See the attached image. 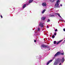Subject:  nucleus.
Listing matches in <instances>:
<instances>
[{
    "label": "nucleus",
    "mask_w": 65,
    "mask_h": 65,
    "mask_svg": "<svg viewBox=\"0 0 65 65\" xmlns=\"http://www.w3.org/2000/svg\"><path fill=\"white\" fill-rule=\"evenodd\" d=\"M52 38H55V36L53 35L52 37Z\"/></svg>",
    "instance_id": "nucleus-21"
},
{
    "label": "nucleus",
    "mask_w": 65,
    "mask_h": 65,
    "mask_svg": "<svg viewBox=\"0 0 65 65\" xmlns=\"http://www.w3.org/2000/svg\"><path fill=\"white\" fill-rule=\"evenodd\" d=\"M49 16L50 17H54L55 16L53 15H52V14H50L49 15Z\"/></svg>",
    "instance_id": "nucleus-16"
},
{
    "label": "nucleus",
    "mask_w": 65,
    "mask_h": 65,
    "mask_svg": "<svg viewBox=\"0 0 65 65\" xmlns=\"http://www.w3.org/2000/svg\"><path fill=\"white\" fill-rule=\"evenodd\" d=\"M58 11H59V10H58Z\"/></svg>",
    "instance_id": "nucleus-35"
},
{
    "label": "nucleus",
    "mask_w": 65,
    "mask_h": 65,
    "mask_svg": "<svg viewBox=\"0 0 65 65\" xmlns=\"http://www.w3.org/2000/svg\"><path fill=\"white\" fill-rule=\"evenodd\" d=\"M42 5L43 6H46V4L45 3H43L42 4Z\"/></svg>",
    "instance_id": "nucleus-7"
},
{
    "label": "nucleus",
    "mask_w": 65,
    "mask_h": 65,
    "mask_svg": "<svg viewBox=\"0 0 65 65\" xmlns=\"http://www.w3.org/2000/svg\"><path fill=\"white\" fill-rule=\"evenodd\" d=\"M61 64H62V63H59V65H61Z\"/></svg>",
    "instance_id": "nucleus-28"
},
{
    "label": "nucleus",
    "mask_w": 65,
    "mask_h": 65,
    "mask_svg": "<svg viewBox=\"0 0 65 65\" xmlns=\"http://www.w3.org/2000/svg\"><path fill=\"white\" fill-rule=\"evenodd\" d=\"M13 9H14V8H13Z\"/></svg>",
    "instance_id": "nucleus-33"
},
{
    "label": "nucleus",
    "mask_w": 65,
    "mask_h": 65,
    "mask_svg": "<svg viewBox=\"0 0 65 65\" xmlns=\"http://www.w3.org/2000/svg\"><path fill=\"white\" fill-rule=\"evenodd\" d=\"M28 0H28L27 1H28Z\"/></svg>",
    "instance_id": "nucleus-37"
},
{
    "label": "nucleus",
    "mask_w": 65,
    "mask_h": 65,
    "mask_svg": "<svg viewBox=\"0 0 65 65\" xmlns=\"http://www.w3.org/2000/svg\"><path fill=\"white\" fill-rule=\"evenodd\" d=\"M64 58H63L62 59H61V60L60 59V62H63L64 61Z\"/></svg>",
    "instance_id": "nucleus-8"
},
{
    "label": "nucleus",
    "mask_w": 65,
    "mask_h": 65,
    "mask_svg": "<svg viewBox=\"0 0 65 65\" xmlns=\"http://www.w3.org/2000/svg\"><path fill=\"white\" fill-rule=\"evenodd\" d=\"M59 2V0H58L57 2H56V3H58Z\"/></svg>",
    "instance_id": "nucleus-20"
},
{
    "label": "nucleus",
    "mask_w": 65,
    "mask_h": 65,
    "mask_svg": "<svg viewBox=\"0 0 65 65\" xmlns=\"http://www.w3.org/2000/svg\"><path fill=\"white\" fill-rule=\"evenodd\" d=\"M59 3L56 4L55 5V7H59V8H60V6H59Z\"/></svg>",
    "instance_id": "nucleus-5"
},
{
    "label": "nucleus",
    "mask_w": 65,
    "mask_h": 65,
    "mask_svg": "<svg viewBox=\"0 0 65 65\" xmlns=\"http://www.w3.org/2000/svg\"><path fill=\"white\" fill-rule=\"evenodd\" d=\"M53 60H51L49 61L47 63V65H48V64H49V63H51V62H52V61Z\"/></svg>",
    "instance_id": "nucleus-9"
},
{
    "label": "nucleus",
    "mask_w": 65,
    "mask_h": 65,
    "mask_svg": "<svg viewBox=\"0 0 65 65\" xmlns=\"http://www.w3.org/2000/svg\"><path fill=\"white\" fill-rule=\"evenodd\" d=\"M56 14H57V15H58L59 17H60V18H61V21H63V19H62V18L61 17V16H60V14L59 13H56Z\"/></svg>",
    "instance_id": "nucleus-6"
},
{
    "label": "nucleus",
    "mask_w": 65,
    "mask_h": 65,
    "mask_svg": "<svg viewBox=\"0 0 65 65\" xmlns=\"http://www.w3.org/2000/svg\"><path fill=\"white\" fill-rule=\"evenodd\" d=\"M44 25V24L41 22H40L39 24V26L40 27H43Z\"/></svg>",
    "instance_id": "nucleus-2"
},
{
    "label": "nucleus",
    "mask_w": 65,
    "mask_h": 65,
    "mask_svg": "<svg viewBox=\"0 0 65 65\" xmlns=\"http://www.w3.org/2000/svg\"><path fill=\"white\" fill-rule=\"evenodd\" d=\"M1 17L2 18H3V17H2V15H1Z\"/></svg>",
    "instance_id": "nucleus-26"
},
{
    "label": "nucleus",
    "mask_w": 65,
    "mask_h": 65,
    "mask_svg": "<svg viewBox=\"0 0 65 65\" xmlns=\"http://www.w3.org/2000/svg\"><path fill=\"white\" fill-rule=\"evenodd\" d=\"M61 62V59H58V60L57 61H55L54 63V65H57L59 63H60Z\"/></svg>",
    "instance_id": "nucleus-1"
},
{
    "label": "nucleus",
    "mask_w": 65,
    "mask_h": 65,
    "mask_svg": "<svg viewBox=\"0 0 65 65\" xmlns=\"http://www.w3.org/2000/svg\"><path fill=\"white\" fill-rule=\"evenodd\" d=\"M63 30L64 31H65V28H64L63 29Z\"/></svg>",
    "instance_id": "nucleus-27"
},
{
    "label": "nucleus",
    "mask_w": 65,
    "mask_h": 65,
    "mask_svg": "<svg viewBox=\"0 0 65 65\" xmlns=\"http://www.w3.org/2000/svg\"><path fill=\"white\" fill-rule=\"evenodd\" d=\"M35 32H36V31H35Z\"/></svg>",
    "instance_id": "nucleus-32"
},
{
    "label": "nucleus",
    "mask_w": 65,
    "mask_h": 65,
    "mask_svg": "<svg viewBox=\"0 0 65 65\" xmlns=\"http://www.w3.org/2000/svg\"><path fill=\"white\" fill-rule=\"evenodd\" d=\"M36 42V40H34V42Z\"/></svg>",
    "instance_id": "nucleus-30"
},
{
    "label": "nucleus",
    "mask_w": 65,
    "mask_h": 65,
    "mask_svg": "<svg viewBox=\"0 0 65 65\" xmlns=\"http://www.w3.org/2000/svg\"><path fill=\"white\" fill-rule=\"evenodd\" d=\"M55 31L56 32V31H58V30L57 29H56L55 30Z\"/></svg>",
    "instance_id": "nucleus-24"
},
{
    "label": "nucleus",
    "mask_w": 65,
    "mask_h": 65,
    "mask_svg": "<svg viewBox=\"0 0 65 65\" xmlns=\"http://www.w3.org/2000/svg\"><path fill=\"white\" fill-rule=\"evenodd\" d=\"M40 28L39 27H38V30H37L38 31H40Z\"/></svg>",
    "instance_id": "nucleus-15"
},
{
    "label": "nucleus",
    "mask_w": 65,
    "mask_h": 65,
    "mask_svg": "<svg viewBox=\"0 0 65 65\" xmlns=\"http://www.w3.org/2000/svg\"><path fill=\"white\" fill-rule=\"evenodd\" d=\"M62 40H61L58 42L57 43V44H59V43H60L61 42H62Z\"/></svg>",
    "instance_id": "nucleus-10"
},
{
    "label": "nucleus",
    "mask_w": 65,
    "mask_h": 65,
    "mask_svg": "<svg viewBox=\"0 0 65 65\" xmlns=\"http://www.w3.org/2000/svg\"><path fill=\"white\" fill-rule=\"evenodd\" d=\"M56 34H57V32H55L54 34V35H56Z\"/></svg>",
    "instance_id": "nucleus-23"
},
{
    "label": "nucleus",
    "mask_w": 65,
    "mask_h": 65,
    "mask_svg": "<svg viewBox=\"0 0 65 65\" xmlns=\"http://www.w3.org/2000/svg\"><path fill=\"white\" fill-rule=\"evenodd\" d=\"M47 46L46 45L42 44L41 45V47L42 49V48H44V47H47Z\"/></svg>",
    "instance_id": "nucleus-4"
},
{
    "label": "nucleus",
    "mask_w": 65,
    "mask_h": 65,
    "mask_svg": "<svg viewBox=\"0 0 65 65\" xmlns=\"http://www.w3.org/2000/svg\"><path fill=\"white\" fill-rule=\"evenodd\" d=\"M60 54V52H57V53L55 54V55H54V57H53L52 59V60H54V59L55 58V57H57V56H58V55H59Z\"/></svg>",
    "instance_id": "nucleus-3"
},
{
    "label": "nucleus",
    "mask_w": 65,
    "mask_h": 65,
    "mask_svg": "<svg viewBox=\"0 0 65 65\" xmlns=\"http://www.w3.org/2000/svg\"><path fill=\"white\" fill-rule=\"evenodd\" d=\"M33 1V0H29V3H31V2H32V1Z\"/></svg>",
    "instance_id": "nucleus-14"
},
{
    "label": "nucleus",
    "mask_w": 65,
    "mask_h": 65,
    "mask_svg": "<svg viewBox=\"0 0 65 65\" xmlns=\"http://www.w3.org/2000/svg\"><path fill=\"white\" fill-rule=\"evenodd\" d=\"M47 28L48 29V28H49V27H48V26H47Z\"/></svg>",
    "instance_id": "nucleus-25"
},
{
    "label": "nucleus",
    "mask_w": 65,
    "mask_h": 65,
    "mask_svg": "<svg viewBox=\"0 0 65 65\" xmlns=\"http://www.w3.org/2000/svg\"><path fill=\"white\" fill-rule=\"evenodd\" d=\"M60 6H62V4H60Z\"/></svg>",
    "instance_id": "nucleus-29"
},
{
    "label": "nucleus",
    "mask_w": 65,
    "mask_h": 65,
    "mask_svg": "<svg viewBox=\"0 0 65 65\" xmlns=\"http://www.w3.org/2000/svg\"><path fill=\"white\" fill-rule=\"evenodd\" d=\"M26 5V4L24 5L22 7L23 8H25Z\"/></svg>",
    "instance_id": "nucleus-13"
},
{
    "label": "nucleus",
    "mask_w": 65,
    "mask_h": 65,
    "mask_svg": "<svg viewBox=\"0 0 65 65\" xmlns=\"http://www.w3.org/2000/svg\"><path fill=\"white\" fill-rule=\"evenodd\" d=\"M46 10L45 9H44L43 10L42 12L41 13H44V12H45V11Z\"/></svg>",
    "instance_id": "nucleus-12"
},
{
    "label": "nucleus",
    "mask_w": 65,
    "mask_h": 65,
    "mask_svg": "<svg viewBox=\"0 0 65 65\" xmlns=\"http://www.w3.org/2000/svg\"><path fill=\"white\" fill-rule=\"evenodd\" d=\"M56 42H57V41H54V44H55L56 43Z\"/></svg>",
    "instance_id": "nucleus-19"
},
{
    "label": "nucleus",
    "mask_w": 65,
    "mask_h": 65,
    "mask_svg": "<svg viewBox=\"0 0 65 65\" xmlns=\"http://www.w3.org/2000/svg\"><path fill=\"white\" fill-rule=\"evenodd\" d=\"M50 50V49H49L48 50Z\"/></svg>",
    "instance_id": "nucleus-36"
},
{
    "label": "nucleus",
    "mask_w": 65,
    "mask_h": 65,
    "mask_svg": "<svg viewBox=\"0 0 65 65\" xmlns=\"http://www.w3.org/2000/svg\"><path fill=\"white\" fill-rule=\"evenodd\" d=\"M50 19H48V21H47V22H50Z\"/></svg>",
    "instance_id": "nucleus-22"
},
{
    "label": "nucleus",
    "mask_w": 65,
    "mask_h": 65,
    "mask_svg": "<svg viewBox=\"0 0 65 65\" xmlns=\"http://www.w3.org/2000/svg\"><path fill=\"white\" fill-rule=\"evenodd\" d=\"M29 5V4H28V5Z\"/></svg>",
    "instance_id": "nucleus-34"
},
{
    "label": "nucleus",
    "mask_w": 65,
    "mask_h": 65,
    "mask_svg": "<svg viewBox=\"0 0 65 65\" xmlns=\"http://www.w3.org/2000/svg\"><path fill=\"white\" fill-rule=\"evenodd\" d=\"M61 52L62 53H61L60 54H61V55H64V53H63V51H62Z\"/></svg>",
    "instance_id": "nucleus-18"
},
{
    "label": "nucleus",
    "mask_w": 65,
    "mask_h": 65,
    "mask_svg": "<svg viewBox=\"0 0 65 65\" xmlns=\"http://www.w3.org/2000/svg\"><path fill=\"white\" fill-rule=\"evenodd\" d=\"M35 3H37V2H35Z\"/></svg>",
    "instance_id": "nucleus-31"
},
{
    "label": "nucleus",
    "mask_w": 65,
    "mask_h": 65,
    "mask_svg": "<svg viewBox=\"0 0 65 65\" xmlns=\"http://www.w3.org/2000/svg\"><path fill=\"white\" fill-rule=\"evenodd\" d=\"M50 1H51V2H54L55 1H56V0H50Z\"/></svg>",
    "instance_id": "nucleus-17"
},
{
    "label": "nucleus",
    "mask_w": 65,
    "mask_h": 65,
    "mask_svg": "<svg viewBox=\"0 0 65 65\" xmlns=\"http://www.w3.org/2000/svg\"><path fill=\"white\" fill-rule=\"evenodd\" d=\"M45 18H44V17H42L41 18V19L42 20H43V21H44L45 20Z\"/></svg>",
    "instance_id": "nucleus-11"
}]
</instances>
